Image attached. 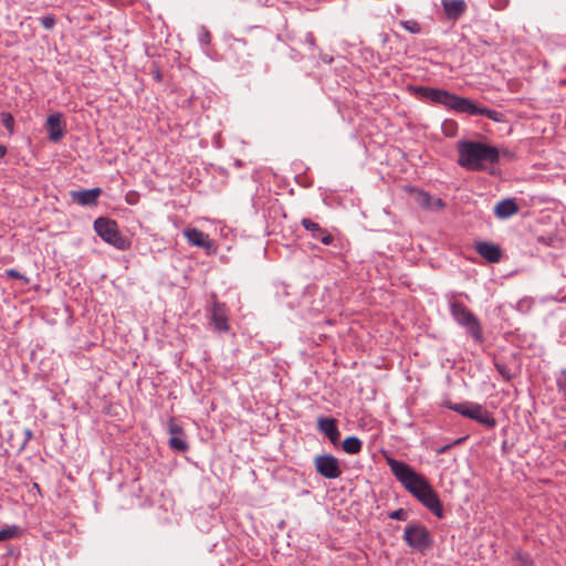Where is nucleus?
Listing matches in <instances>:
<instances>
[{"instance_id": "1", "label": "nucleus", "mask_w": 566, "mask_h": 566, "mask_svg": "<svg viewBox=\"0 0 566 566\" xmlns=\"http://www.w3.org/2000/svg\"><path fill=\"white\" fill-rule=\"evenodd\" d=\"M386 462L397 481L400 482L409 493L438 518L444 516L438 493L422 474L417 473L409 464L394 458H386Z\"/></svg>"}, {"instance_id": "2", "label": "nucleus", "mask_w": 566, "mask_h": 566, "mask_svg": "<svg viewBox=\"0 0 566 566\" xmlns=\"http://www.w3.org/2000/svg\"><path fill=\"white\" fill-rule=\"evenodd\" d=\"M416 92L423 101L442 105L457 113H465L471 116L482 115L495 123L504 120V115L502 113L479 106L472 99L459 96L446 90L419 86Z\"/></svg>"}, {"instance_id": "3", "label": "nucleus", "mask_w": 566, "mask_h": 566, "mask_svg": "<svg viewBox=\"0 0 566 566\" xmlns=\"http://www.w3.org/2000/svg\"><path fill=\"white\" fill-rule=\"evenodd\" d=\"M457 149L458 165L467 170L486 171L500 161V149L482 142L461 140Z\"/></svg>"}, {"instance_id": "4", "label": "nucleus", "mask_w": 566, "mask_h": 566, "mask_svg": "<svg viewBox=\"0 0 566 566\" xmlns=\"http://www.w3.org/2000/svg\"><path fill=\"white\" fill-rule=\"evenodd\" d=\"M449 308L452 318L473 338L475 344L483 343V329L479 318L463 303L450 300Z\"/></svg>"}, {"instance_id": "5", "label": "nucleus", "mask_w": 566, "mask_h": 566, "mask_svg": "<svg viewBox=\"0 0 566 566\" xmlns=\"http://www.w3.org/2000/svg\"><path fill=\"white\" fill-rule=\"evenodd\" d=\"M443 406L488 428H494L496 426L495 418L480 403L472 401H465L462 403H453L451 401H446Z\"/></svg>"}, {"instance_id": "6", "label": "nucleus", "mask_w": 566, "mask_h": 566, "mask_svg": "<svg viewBox=\"0 0 566 566\" xmlns=\"http://www.w3.org/2000/svg\"><path fill=\"white\" fill-rule=\"evenodd\" d=\"M94 230L102 240L116 249L124 250L128 245L126 239L119 233L116 221L109 218H97L94 221Z\"/></svg>"}, {"instance_id": "7", "label": "nucleus", "mask_w": 566, "mask_h": 566, "mask_svg": "<svg viewBox=\"0 0 566 566\" xmlns=\"http://www.w3.org/2000/svg\"><path fill=\"white\" fill-rule=\"evenodd\" d=\"M403 539L412 549L424 552L432 545L429 531L421 524H409L405 528Z\"/></svg>"}, {"instance_id": "8", "label": "nucleus", "mask_w": 566, "mask_h": 566, "mask_svg": "<svg viewBox=\"0 0 566 566\" xmlns=\"http://www.w3.org/2000/svg\"><path fill=\"white\" fill-rule=\"evenodd\" d=\"M208 314L210 324L213 325L216 331L220 333L229 331L228 307L224 303L219 302L214 295L212 296L211 305L208 308Z\"/></svg>"}, {"instance_id": "9", "label": "nucleus", "mask_w": 566, "mask_h": 566, "mask_svg": "<svg viewBox=\"0 0 566 566\" xmlns=\"http://www.w3.org/2000/svg\"><path fill=\"white\" fill-rule=\"evenodd\" d=\"M314 465L317 473L325 479L334 480L342 475L339 462L332 454L317 455L314 459Z\"/></svg>"}, {"instance_id": "10", "label": "nucleus", "mask_w": 566, "mask_h": 566, "mask_svg": "<svg viewBox=\"0 0 566 566\" xmlns=\"http://www.w3.org/2000/svg\"><path fill=\"white\" fill-rule=\"evenodd\" d=\"M102 189L96 187L93 189L71 190L70 198L74 203L82 207H93L97 205Z\"/></svg>"}, {"instance_id": "11", "label": "nucleus", "mask_w": 566, "mask_h": 566, "mask_svg": "<svg viewBox=\"0 0 566 566\" xmlns=\"http://www.w3.org/2000/svg\"><path fill=\"white\" fill-rule=\"evenodd\" d=\"M46 128L49 139L53 143L60 142L65 133L62 115L60 113L51 114L46 119Z\"/></svg>"}, {"instance_id": "12", "label": "nucleus", "mask_w": 566, "mask_h": 566, "mask_svg": "<svg viewBox=\"0 0 566 566\" xmlns=\"http://www.w3.org/2000/svg\"><path fill=\"white\" fill-rule=\"evenodd\" d=\"M476 252L490 263H497L502 258V250L500 245L490 242H476Z\"/></svg>"}, {"instance_id": "13", "label": "nucleus", "mask_w": 566, "mask_h": 566, "mask_svg": "<svg viewBox=\"0 0 566 566\" xmlns=\"http://www.w3.org/2000/svg\"><path fill=\"white\" fill-rule=\"evenodd\" d=\"M317 427L333 444H336L339 441L340 432L338 430L336 419L321 417L317 420Z\"/></svg>"}, {"instance_id": "14", "label": "nucleus", "mask_w": 566, "mask_h": 566, "mask_svg": "<svg viewBox=\"0 0 566 566\" xmlns=\"http://www.w3.org/2000/svg\"><path fill=\"white\" fill-rule=\"evenodd\" d=\"M184 234L191 245L207 250L212 248V241L210 240L209 235L199 229H187L185 230Z\"/></svg>"}, {"instance_id": "15", "label": "nucleus", "mask_w": 566, "mask_h": 566, "mask_svg": "<svg viewBox=\"0 0 566 566\" xmlns=\"http://www.w3.org/2000/svg\"><path fill=\"white\" fill-rule=\"evenodd\" d=\"M444 13L448 19L458 20L467 10L464 0H441Z\"/></svg>"}, {"instance_id": "16", "label": "nucleus", "mask_w": 566, "mask_h": 566, "mask_svg": "<svg viewBox=\"0 0 566 566\" xmlns=\"http://www.w3.org/2000/svg\"><path fill=\"white\" fill-rule=\"evenodd\" d=\"M518 206L514 199L501 200L494 208V213L500 219H506L517 213Z\"/></svg>"}, {"instance_id": "17", "label": "nucleus", "mask_w": 566, "mask_h": 566, "mask_svg": "<svg viewBox=\"0 0 566 566\" xmlns=\"http://www.w3.org/2000/svg\"><path fill=\"white\" fill-rule=\"evenodd\" d=\"M363 447L361 441L357 437H347L342 444L343 450L348 454H357Z\"/></svg>"}, {"instance_id": "18", "label": "nucleus", "mask_w": 566, "mask_h": 566, "mask_svg": "<svg viewBox=\"0 0 566 566\" xmlns=\"http://www.w3.org/2000/svg\"><path fill=\"white\" fill-rule=\"evenodd\" d=\"M185 438H186V436L169 437V439H168L169 448L176 452H181V453L188 451L189 444Z\"/></svg>"}, {"instance_id": "19", "label": "nucleus", "mask_w": 566, "mask_h": 566, "mask_svg": "<svg viewBox=\"0 0 566 566\" xmlns=\"http://www.w3.org/2000/svg\"><path fill=\"white\" fill-rule=\"evenodd\" d=\"M302 226L312 233L314 239L321 238V233H323V228L311 219L304 218L301 221Z\"/></svg>"}, {"instance_id": "20", "label": "nucleus", "mask_w": 566, "mask_h": 566, "mask_svg": "<svg viewBox=\"0 0 566 566\" xmlns=\"http://www.w3.org/2000/svg\"><path fill=\"white\" fill-rule=\"evenodd\" d=\"M1 123L8 129L10 135L14 133V118L10 113H1Z\"/></svg>"}, {"instance_id": "21", "label": "nucleus", "mask_w": 566, "mask_h": 566, "mask_svg": "<svg viewBox=\"0 0 566 566\" xmlns=\"http://www.w3.org/2000/svg\"><path fill=\"white\" fill-rule=\"evenodd\" d=\"M168 432L170 437H182L186 436L184 428L177 423L174 419L168 422Z\"/></svg>"}, {"instance_id": "22", "label": "nucleus", "mask_w": 566, "mask_h": 566, "mask_svg": "<svg viewBox=\"0 0 566 566\" xmlns=\"http://www.w3.org/2000/svg\"><path fill=\"white\" fill-rule=\"evenodd\" d=\"M400 25L412 34H418L421 31V27L416 20L400 21Z\"/></svg>"}, {"instance_id": "23", "label": "nucleus", "mask_w": 566, "mask_h": 566, "mask_svg": "<svg viewBox=\"0 0 566 566\" xmlns=\"http://www.w3.org/2000/svg\"><path fill=\"white\" fill-rule=\"evenodd\" d=\"M17 526L0 530V542L11 539L17 534Z\"/></svg>"}, {"instance_id": "24", "label": "nucleus", "mask_w": 566, "mask_h": 566, "mask_svg": "<svg viewBox=\"0 0 566 566\" xmlns=\"http://www.w3.org/2000/svg\"><path fill=\"white\" fill-rule=\"evenodd\" d=\"M516 559L520 563V566H534L533 559L527 553L516 552Z\"/></svg>"}, {"instance_id": "25", "label": "nucleus", "mask_w": 566, "mask_h": 566, "mask_svg": "<svg viewBox=\"0 0 566 566\" xmlns=\"http://www.w3.org/2000/svg\"><path fill=\"white\" fill-rule=\"evenodd\" d=\"M442 129L446 136L452 137L457 130V124L453 120H446L442 125Z\"/></svg>"}, {"instance_id": "26", "label": "nucleus", "mask_w": 566, "mask_h": 566, "mask_svg": "<svg viewBox=\"0 0 566 566\" xmlns=\"http://www.w3.org/2000/svg\"><path fill=\"white\" fill-rule=\"evenodd\" d=\"M495 368L505 380H511L512 373L511 369L505 364L495 363Z\"/></svg>"}, {"instance_id": "27", "label": "nucleus", "mask_w": 566, "mask_h": 566, "mask_svg": "<svg viewBox=\"0 0 566 566\" xmlns=\"http://www.w3.org/2000/svg\"><path fill=\"white\" fill-rule=\"evenodd\" d=\"M408 514L403 509H398L389 513V517L392 520L405 521Z\"/></svg>"}, {"instance_id": "28", "label": "nucleus", "mask_w": 566, "mask_h": 566, "mask_svg": "<svg viewBox=\"0 0 566 566\" xmlns=\"http://www.w3.org/2000/svg\"><path fill=\"white\" fill-rule=\"evenodd\" d=\"M40 21H41V24H42L45 29H48V30L52 29V28L55 25V19H54V17H53V15H45V17H42V18L40 19Z\"/></svg>"}, {"instance_id": "29", "label": "nucleus", "mask_w": 566, "mask_h": 566, "mask_svg": "<svg viewBox=\"0 0 566 566\" xmlns=\"http://www.w3.org/2000/svg\"><path fill=\"white\" fill-rule=\"evenodd\" d=\"M317 240H321L323 244L328 245L333 242L334 238L326 229H324L323 233H321V238H317Z\"/></svg>"}, {"instance_id": "30", "label": "nucleus", "mask_w": 566, "mask_h": 566, "mask_svg": "<svg viewBox=\"0 0 566 566\" xmlns=\"http://www.w3.org/2000/svg\"><path fill=\"white\" fill-rule=\"evenodd\" d=\"M199 41L201 44H209L210 41H211V34L208 30L206 29H202L200 35H199Z\"/></svg>"}, {"instance_id": "31", "label": "nucleus", "mask_w": 566, "mask_h": 566, "mask_svg": "<svg viewBox=\"0 0 566 566\" xmlns=\"http://www.w3.org/2000/svg\"><path fill=\"white\" fill-rule=\"evenodd\" d=\"M139 200V193L138 192H128L126 195V201L129 205H136Z\"/></svg>"}, {"instance_id": "32", "label": "nucleus", "mask_w": 566, "mask_h": 566, "mask_svg": "<svg viewBox=\"0 0 566 566\" xmlns=\"http://www.w3.org/2000/svg\"><path fill=\"white\" fill-rule=\"evenodd\" d=\"M23 434H24V440L20 447V450H23L24 447L27 446L28 441L32 438V431L30 429H24Z\"/></svg>"}, {"instance_id": "33", "label": "nucleus", "mask_w": 566, "mask_h": 566, "mask_svg": "<svg viewBox=\"0 0 566 566\" xmlns=\"http://www.w3.org/2000/svg\"><path fill=\"white\" fill-rule=\"evenodd\" d=\"M7 275L10 276V277H14V279H21L22 277V274L14 270V269H10V270H7Z\"/></svg>"}, {"instance_id": "34", "label": "nucleus", "mask_w": 566, "mask_h": 566, "mask_svg": "<svg viewBox=\"0 0 566 566\" xmlns=\"http://www.w3.org/2000/svg\"><path fill=\"white\" fill-rule=\"evenodd\" d=\"M501 156L506 157L509 159L514 158V154L512 151H510V150H506V149L500 150V157Z\"/></svg>"}, {"instance_id": "35", "label": "nucleus", "mask_w": 566, "mask_h": 566, "mask_svg": "<svg viewBox=\"0 0 566 566\" xmlns=\"http://www.w3.org/2000/svg\"><path fill=\"white\" fill-rule=\"evenodd\" d=\"M153 74H154V77L157 80V81H160L161 80V75H160V72L157 67L154 66V70H153Z\"/></svg>"}, {"instance_id": "36", "label": "nucleus", "mask_w": 566, "mask_h": 566, "mask_svg": "<svg viewBox=\"0 0 566 566\" xmlns=\"http://www.w3.org/2000/svg\"><path fill=\"white\" fill-rule=\"evenodd\" d=\"M306 41L308 42V44L311 45H315V39L313 36L312 33H308L307 36H306Z\"/></svg>"}, {"instance_id": "37", "label": "nucleus", "mask_w": 566, "mask_h": 566, "mask_svg": "<svg viewBox=\"0 0 566 566\" xmlns=\"http://www.w3.org/2000/svg\"><path fill=\"white\" fill-rule=\"evenodd\" d=\"M7 154V148L3 145H0V159L4 157Z\"/></svg>"}, {"instance_id": "38", "label": "nucleus", "mask_w": 566, "mask_h": 566, "mask_svg": "<svg viewBox=\"0 0 566 566\" xmlns=\"http://www.w3.org/2000/svg\"><path fill=\"white\" fill-rule=\"evenodd\" d=\"M450 447H451L450 444L444 446V447L440 448L439 450H437V453H438V454H442V453H444V452H446Z\"/></svg>"}]
</instances>
